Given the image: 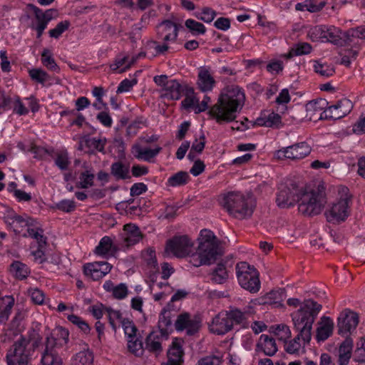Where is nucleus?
<instances>
[{"mask_svg":"<svg viewBox=\"0 0 365 365\" xmlns=\"http://www.w3.org/2000/svg\"><path fill=\"white\" fill-rule=\"evenodd\" d=\"M245 101L243 90L237 86H230L221 91L217 103L210 110V115L219 124L234 121Z\"/></svg>","mask_w":365,"mask_h":365,"instance_id":"nucleus-1","label":"nucleus"},{"mask_svg":"<svg viewBox=\"0 0 365 365\" xmlns=\"http://www.w3.org/2000/svg\"><path fill=\"white\" fill-rule=\"evenodd\" d=\"M321 309V304L312 299H306L299 309L291 314L294 330L306 340L312 338V325Z\"/></svg>","mask_w":365,"mask_h":365,"instance_id":"nucleus-2","label":"nucleus"},{"mask_svg":"<svg viewBox=\"0 0 365 365\" xmlns=\"http://www.w3.org/2000/svg\"><path fill=\"white\" fill-rule=\"evenodd\" d=\"M197 240V253L192 255L190 262L195 267L215 262L221 252L214 233L208 230H202Z\"/></svg>","mask_w":365,"mask_h":365,"instance_id":"nucleus-3","label":"nucleus"},{"mask_svg":"<svg viewBox=\"0 0 365 365\" xmlns=\"http://www.w3.org/2000/svg\"><path fill=\"white\" fill-rule=\"evenodd\" d=\"M221 203L230 215L240 220L250 217L255 207L251 195H244L236 192H229L223 197Z\"/></svg>","mask_w":365,"mask_h":365,"instance_id":"nucleus-4","label":"nucleus"},{"mask_svg":"<svg viewBox=\"0 0 365 365\" xmlns=\"http://www.w3.org/2000/svg\"><path fill=\"white\" fill-rule=\"evenodd\" d=\"M298 202L299 212L304 216L319 215L326 204V195L323 185H319L317 190L309 191L301 190Z\"/></svg>","mask_w":365,"mask_h":365,"instance_id":"nucleus-5","label":"nucleus"},{"mask_svg":"<svg viewBox=\"0 0 365 365\" xmlns=\"http://www.w3.org/2000/svg\"><path fill=\"white\" fill-rule=\"evenodd\" d=\"M38 342V339L32 341L30 336H21L7 351V365H27Z\"/></svg>","mask_w":365,"mask_h":365,"instance_id":"nucleus-6","label":"nucleus"},{"mask_svg":"<svg viewBox=\"0 0 365 365\" xmlns=\"http://www.w3.org/2000/svg\"><path fill=\"white\" fill-rule=\"evenodd\" d=\"M340 197L326 211L325 215L329 222L339 223L344 222L349 215L351 195L348 187L343 186L339 189Z\"/></svg>","mask_w":365,"mask_h":365,"instance_id":"nucleus-7","label":"nucleus"},{"mask_svg":"<svg viewBox=\"0 0 365 365\" xmlns=\"http://www.w3.org/2000/svg\"><path fill=\"white\" fill-rule=\"evenodd\" d=\"M237 277L240 285L250 293H257L260 289L259 272L246 262L236 265Z\"/></svg>","mask_w":365,"mask_h":365,"instance_id":"nucleus-8","label":"nucleus"},{"mask_svg":"<svg viewBox=\"0 0 365 365\" xmlns=\"http://www.w3.org/2000/svg\"><path fill=\"white\" fill-rule=\"evenodd\" d=\"M311 152L312 148L307 142H300L276 150L274 157L279 160L298 161L308 156Z\"/></svg>","mask_w":365,"mask_h":365,"instance_id":"nucleus-9","label":"nucleus"},{"mask_svg":"<svg viewBox=\"0 0 365 365\" xmlns=\"http://www.w3.org/2000/svg\"><path fill=\"white\" fill-rule=\"evenodd\" d=\"M194 243L187 235L175 236L166 243L165 252L182 258L192 253Z\"/></svg>","mask_w":365,"mask_h":365,"instance_id":"nucleus-10","label":"nucleus"},{"mask_svg":"<svg viewBox=\"0 0 365 365\" xmlns=\"http://www.w3.org/2000/svg\"><path fill=\"white\" fill-rule=\"evenodd\" d=\"M354 105L352 102L343 98L336 103L328 106L322 113H320V120H336L347 115L352 110Z\"/></svg>","mask_w":365,"mask_h":365,"instance_id":"nucleus-11","label":"nucleus"},{"mask_svg":"<svg viewBox=\"0 0 365 365\" xmlns=\"http://www.w3.org/2000/svg\"><path fill=\"white\" fill-rule=\"evenodd\" d=\"M302 188L294 182L287 185H282L277 195L276 202L281 208H288L293 206L297 201Z\"/></svg>","mask_w":365,"mask_h":365,"instance_id":"nucleus-12","label":"nucleus"},{"mask_svg":"<svg viewBox=\"0 0 365 365\" xmlns=\"http://www.w3.org/2000/svg\"><path fill=\"white\" fill-rule=\"evenodd\" d=\"M175 327L177 331L186 330L188 336H192L199 331L201 327V320L199 317L191 318L190 314L183 313L178 315Z\"/></svg>","mask_w":365,"mask_h":365,"instance_id":"nucleus-13","label":"nucleus"},{"mask_svg":"<svg viewBox=\"0 0 365 365\" xmlns=\"http://www.w3.org/2000/svg\"><path fill=\"white\" fill-rule=\"evenodd\" d=\"M68 331L63 327L57 328L50 336L46 338V349L58 354L61 349L66 346L68 341Z\"/></svg>","mask_w":365,"mask_h":365,"instance_id":"nucleus-14","label":"nucleus"},{"mask_svg":"<svg viewBox=\"0 0 365 365\" xmlns=\"http://www.w3.org/2000/svg\"><path fill=\"white\" fill-rule=\"evenodd\" d=\"M29 6L34 11L37 22L36 26H32V29L36 31L37 38H39L47 27L48 22L53 19V15L56 14V11L48 9L46 11H43L41 9L33 4H30Z\"/></svg>","mask_w":365,"mask_h":365,"instance_id":"nucleus-15","label":"nucleus"},{"mask_svg":"<svg viewBox=\"0 0 365 365\" xmlns=\"http://www.w3.org/2000/svg\"><path fill=\"white\" fill-rule=\"evenodd\" d=\"M233 329L230 317L225 312L215 315L209 324V330L217 335H224Z\"/></svg>","mask_w":365,"mask_h":365,"instance_id":"nucleus-16","label":"nucleus"},{"mask_svg":"<svg viewBox=\"0 0 365 365\" xmlns=\"http://www.w3.org/2000/svg\"><path fill=\"white\" fill-rule=\"evenodd\" d=\"M358 324V314L349 309H346L338 317V333L344 334L351 332V330L356 329Z\"/></svg>","mask_w":365,"mask_h":365,"instance_id":"nucleus-17","label":"nucleus"},{"mask_svg":"<svg viewBox=\"0 0 365 365\" xmlns=\"http://www.w3.org/2000/svg\"><path fill=\"white\" fill-rule=\"evenodd\" d=\"M365 39V26H360L352 28L341 33V45L339 46H351L358 48L359 41Z\"/></svg>","mask_w":365,"mask_h":365,"instance_id":"nucleus-18","label":"nucleus"},{"mask_svg":"<svg viewBox=\"0 0 365 365\" xmlns=\"http://www.w3.org/2000/svg\"><path fill=\"white\" fill-rule=\"evenodd\" d=\"M178 29L174 22L165 20L157 26V36L164 42L175 41L178 37Z\"/></svg>","mask_w":365,"mask_h":365,"instance_id":"nucleus-19","label":"nucleus"},{"mask_svg":"<svg viewBox=\"0 0 365 365\" xmlns=\"http://www.w3.org/2000/svg\"><path fill=\"white\" fill-rule=\"evenodd\" d=\"M187 87V85L181 84L175 79H170L166 83L165 88L162 89V96L170 100H179Z\"/></svg>","mask_w":365,"mask_h":365,"instance_id":"nucleus-20","label":"nucleus"},{"mask_svg":"<svg viewBox=\"0 0 365 365\" xmlns=\"http://www.w3.org/2000/svg\"><path fill=\"white\" fill-rule=\"evenodd\" d=\"M312 338L305 339L299 333L292 339L287 340L284 343V350L290 354L299 355L304 352L305 346L309 344Z\"/></svg>","mask_w":365,"mask_h":365,"instance_id":"nucleus-21","label":"nucleus"},{"mask_svg":"<svg viewBox=\"0 0 365 365\" xmlns=\"http://www.w3.org/2000/svg\"><path fill=\"white\" fill-rule=\"evenodd\" d=\"M285 298L286 292L284 289L272 290L263 297L259 298V304L274 305L276 307H282V302Z\"/></svg>","mask_w":365,"mask_h":365,"instance_id":"nucleus-22","label":"nucleus"},{"mask_svg":"<svg viewBox=\"0 0 365 365\" xmlns=\"http://www.w3.org/2000/svg\"><path fill=\"white\" fill-rule=\"evenodd\" d=\"M123 239L126 247H130L139 242L143 235L139 227L133 224H127L123 227Z\"/></svg>","mask_w":365,"mask_h":365,"instance_id":"nucleus-23","label":"nucleus"},{"mask_svg":"<svg viewBox=\"0 0 365 365\" xmlns=\"http://www.w3.org/2000/svg\"><path fill=\"white\" fill-rule=\"evenodd\" d=\"M257 351H262L265 355L272 356L277 351L275 339L267 334H262L257 344Z\"/></svg>","mask_w":365,"mask_h":365,"instance_id":"nucleus-24","label":"nucleus"},{"mask_svg":"<svg viewBox=\"0 0 365 365\" xmlns=\"http://www.w3.org/2000/svg\"><path fill=\"white\" fill-rule=\"evenodd\" d=\"M215 84V81L210 74L208 68L200 67L199 68L197 85L203 92L210 91Z\"/></svg>","mask_w":365,"mask_h":365,"instance_id":"nucleus-25","label":"nucleus"},{"mask_svg":"<svg viewBox=\"0 0 365 365\" xmlns=\"http://www.w3.org/2000/svg\"><path fill=\"white\" fill-rule=\"evenodd\" d=\"M161 150L162 148L160 146H157L154 149L143 148L140 145L136 143L133 145L131 153L135 158L149 162L151 159L155 158Z\"/></svg>","mask_w":365,"mask_h":365,"instance_id":"nucleus-26","label":"nucleus"},{"mask_svg":"<svg viewBox=\"0 0 365 365\" xmlns=\"http://www.w3.org/2000/svg\"><path fill=\"white\" fill-rule=\"evenodd\" d=\"M334 329V322L329 317H322L319 326L317 329V339L318 341H324L327 339L332 334Z\"/></svg>","mask_w":365,"mask_h":365,"instance_id":"nucleus-27","label":"nucleus"},{"mask_svg":"<svg viewBox=\"0 0 365 365\" xmlns=\"http://www.w3.org/2000/svg\"><path fill=\"white\" fill-rule=\"evenodd\" d=\"M14 298L12 296H0V324H4L9 319L14 306Z\"/></svg>","mask_w":365,"mask_h":365,"instance_id":"nucleus-28","label":"nucleus"},{"mask_svg":"<svg viewBox=\"0 0 365 365\" xmlns=\"http://www.w3.org/2000/svg\"><path fill=\"white\" fill-rule=\"evenodd\" d=\"M168 336H162L161 333L152 331L147 336L145 340V346L149 351L159 353L162 351V341L166 339Z\"/></svg>","mask_w":365,"mask_h":365,"instance_id":"nucleus-29","label":"nucleus"},{"mask_svg":"<svg viewBox=\"0 0 365 365\" xmlns=\"http://www.w3.org/2000/svg\"><path fill=\"white\" fill-rule=\"evenodd\" d=\"M353 341L351 338L346 339L341 344L339 349L338 364L339 365H347L351 356Z\"/></svg>","mask_w":365,"mask_h":365,"instance_id":"nucleus-30","label":"nucleus"},{"mask_svg":"<svg viewBox=\"0 0 365 365\" xmlns=\"http://www.w3.org/2000/svg\"><path fill=\"white\" fill-rule=\"evenodd\" d=\"M183 351L182 347L173 341L172 346L168 351V361L166 365H182L183 362Z\"/></svg>","mask_w":365,"mask_h":365,"instance_id":"nucleus-31","label":"nucleus"},{"mask_svg":"<svg viewBox=\"0 0 365 365\" xmlns=\"http://www.w3.org/2000/svg\"><path fill=\"white\" fill-rule=\"evenodd\" d=\"M110 174L116 180L130 179L129 165L120 161L113 163L110 166Z\"/></svg>","mask_w":365,"mask_h":365,"instance_id":"nucleus-32","label":"nucleus"},{"mask_svg":"<svg viewBox=\"0 0 365 365\" xmlns=\"http://www.w3.org/2000/svg\"><path fill=\"white\" fill-rule=\"evenodd\" d=\"M341 33L342 31L334 26H326L325 25V31H324V37L323 42H329L336 46H339L341 45Z\"/></svg>","mask_w":365,"mask_h":365,"instance_id":"nucleus-33","label":"nucleus"},{"mask_svg":"<svg viewBox=\"0 0 365 365\" xmlns=\"http://www.w3.org/2000/svg\"><path fill=\"white\" fill-rule=\"evenodd\" d=\"M172 327V313L170 310L163 309L160 314L158 328L162 336H168L169 329Z\"/></svg>","mask_w":365,"mask_h":365,"instance_id":"nucleus-34","label":"nucleus"},{"mask_svg":"<svg viewBox=\"0 0 365 365\" xmlns=\"http://www.w3.org/2000/svg\"><path fill=\"white\" fill-rule=\"evenodd\" d=\"M282 118L278 113H272L267 118H259L255 123L260 126L279 128L282 125Z\"/></svg>","mask_w":365,"mask_h":365,"instance_id":"nucleus-35","label":"nucleus"},{"mask_svg":"<svg viewBox=\"0 0 365 365\" xmlns=\"http://www.w3.org/2000/svg\"><path fill=\"white\" fill-rule=\"evenodd\" d=\"M228 278V273L224 263H218L212 272V281L217 284L225 283Z\"/></svg>","mask_w":365,"mask_h":365,"instance_id":"nucleus-36","label":"nucleus"},{"mask_svg":"<svg viewBox=\"0 0 365 365\" xmlns=\"http://www.w3.org/2000/svg\"><path fill=\"white\" fill-rule=\"evenodd\" d=\"M101 271V269L99 266L98 262L88 263L83 267V272L85 275L91 277L93 280H98L103 277Z\"/></svg>","mask_w":365,"mask_h":365,"instance_id":"nucleus-37","label":"nucleus"},{"mask_svg":"<svg viewBox=\"0 0 365 365\" xmlns=\"http://www.w3.org/2000/svg\"><path fill=\"white\" fill-rule=\"evenodd\" d=\"M328 106V102L322 98L310 101L307 105V111L313 113L311 115H315L316 118L320 116V113H322Z\"/></svg>","mask_w":365,"mask_h":365,"instance_id":"nucleus-38","label":"nucleus"},{"mask_svg":"<svg viewBox=\"0 0 365 365\" xmlns=\"http://www.w3.org/2000/svg\"><path fill=\"white\" fill-rule=\"evenodd\" d=\"M113 240L108 236L103 237L95 249V254L100 256H106L110 254L113 248Z\"/></svg>","mask_w":365,"mask_h":365,"instance_id":"nucleus-39","label":"nucleus"},{"mask_svg":"<svg viewBox=\"0 0 365 365\" xmlns=\"http://www.w3.org/2000/svg\"><path fill=\"white\" fill-rule=\"evenodd\" d=\"M10 270L19 279L26 278L30 273L29 268L19 261L14 262L10 266Z\"/></svg>","mask_w":365,"mask_h":365,"instance_id":"nucleus-40","label":"nucleus"},{"mask_svg":"<svg viewBox=\"0 0 365 365\" xmlns=\"http://www.w3.org/2000/svg\"><path fill=\"white\" fill-rule=\"evenodd\" d=\"M93 354L87 350L77 353L73 358L72 365H93Z\"/></svg>","mask_w":365,"mask_h":365,"instance_id":"nucleus-41","label":"nucleus"},{"mask_svg":"<svg viewBox=\"0 0 365 365\" xmlns=\"http://www.w3.org/2000/svg\"><path fill=\"white\" fill-rule=\"evenodd\" d=\"M189 178L187 173L180 171L170 177L167 184L171 187L182 186L187 183Z\"/></svg>","mask_w":365,"mask_h":365,"instance_id":"nucleus-42","label":"nucleus"},{"mask_svg":"<svg viewBox=\"0 0 365 365\" xmlns=\"http://www.w3.org/2000/svg\"><path fill=\"white\" fill-rule=\"evenodd\" d=\"M105 144L106 139L88 137L86 138V146L88 148V152L94 153L96 150L103 152Z\"/></svg>","mask_w":365,"mask_h":365,"instance_id":"nucleus-43","label":"nucleus"},{"mask_svg":"<svg viewBox=\"0 0 365 365\" xmlns=\"http://www.w3.org/2000/svg\"><path fill=\"white\" fill-rule=\"evenodd\" d=\"M41 364L42 365H62V359L58 354L51 351H47V349H45L41 358Z\"/></svg>","mask_w":365,"mask_h":365,"instance_id":"nucleus-44","label":"nucleus"},{"mask_svg":"<svg viewBox=\"0 0 365 365\" xmlns=\"http://www.w3.org/2000/svg\"><path fill=\"white\" fill-rule=\"evenodd\" d=\"M271 329L278 337V339L285 342L292 336V332L289 327L284 324L272 326Z\"/></svg>","mask_w":365,"mask_h":365,"instance_id":"nucleus-45","label":"nucleus"},{"mask_svg":"<svg viewBox=\"0 0 365 365\" xmlns=\"http://www.w3.org/2000/svg\"><path fill=\"white\" fill-rule=\"evenodd\" d=\"M41 62L47 68L51 71L58 72L60 68L52 57L50 50L44 48L41 53Z\"/></svg>","mask_w":365,"mask_h":365,"instance_id":"nucleus-46","label":"nucleus"},{"mask_svg":"<svg viewBox=\"0 0 365 365\" xmlns=\"http://www.w3.org/2000/svg\"><path fill=\"white\" fill-rule=\"evenodd\" d=\"M185 96V98L182 101V106L185 109L193 108L198 102V99L194 96V89L188 86L185 88V91L182 93Z\"/></svg>","mask_w":365,"mask_h":365,"instance_id":"nucleus-47","label":"nucleus"},{"mask_svg":"<svg viewBox=\"0 0 365 365\" xmlns=\"http://www.w3.org/2000/svg\"><path fill=\"white\" fill-rule=\"evenodd\" d=\"M128 61V56L124 53H119L115 58L114 62L110 65V69L118 73H122L125 71H121L124 66L127 64Z\"/></svg>","mask_w":365,"mask_h":365,"instance_id":"nucleus-48","label":"nucleus"},{"mask_svg":"<svg viewBox=\"0 0 365 365\" xmlns=\"http://www.w3.org/2000/svg\"><path fill=\"white\" fill-rule=\"evenodd\" d=\"M71 163L68 153L66 150H61L56 153L55 158V165L61 170H66Z\"/></svg>","mask_w":365,"mask_h":365,"instance_id":"nucleus-49","label":"nucleus"},{"mask_svg":"<svg viewBox=\"0 0 365 365\" xmlns=\"http://www.w3.org/2000/svg\"><path fill=\"white\" fill-rule=\"evenodd\" d=\"M28 235L31 238L36 240V242L38 244V247L41 248H46L47 245V237L43 235V230L41 229H28L27 230Z\"/></svg>","mask_w":365,"mask_h":365,"instance_id":"nucleus-50","label":"nucleus"},{"mask_svg":"<svg viewBox=\"0 0 365 365\" xmlns=\"http://www.w3.org/2000/svg\"><path fill=\"white\" fill-rule=\"evenodd\" d=\"M314 70L316 73H319L324 77H329L334 73V68L333 66L327 63H320L319 61H314Z\"/></svg>","mask_w":365,"mask_h":365,"instance_id":"nucleus-51","label":"nucleus"},{"mask_svg":"<svg viewBox=\"0 0 365 365\" xmlns=\"http://www.w3.org/2000/svg\"><path fill=\"white\" fill-rule=\"evenodd\" d=\"M325 25H317L312 27L308 31V36L313 41H324Z\"/></svg>","mask_w":365,"mask_h":365,"instance_id":"nucleus-52","label":"nucleus"},{"mask_svg":"<svg viewBox=\"0 0 365 365\" xmlns=\"http://www.w3.org/2000/svg\"><path fill=\"white\" fill-rule=\"evenodd\" d=\"M94 175L90 171L83 172L80 175V182L77 184V187L86 189L93 185Z\"/></svg>","mask_w":365,"mask_h":365,"instance_id":"nucleus-53","label":"nucleus"},{"mask_svg":"<svg viewBox=\"0 0 365 365\" xmlns=\"http://www.w3.org/2000/svg\"><path fill=\"white\" fill-rule=\"evenodd\" d=\"M121 325L128 339H134L137 336L136 333L138 331V329L133 321L128 319L122 320Z\"/></svg>","mask_w":365,"mask_h":365,"instance_id":"nucleus-54","label":"nucleus"},{"mask_svg":"<svg viewBox=\"0 0 365 365\" xmlns=\"http://www.w3.org/2000/svg\"><path fill=\"white\" fill-rule=\"evenodd\" d=\"M68 320L76 325L83 333H89L91 329L88 324L81 317L75 314H70L67 317Z\"/></svg>","mask_w":365,"mask_h":365,"instance_id":"nucleus-55","label":"nucleus"},{"mask_svg":"<svg viewBox=\"0 0 365 365\" xmlns=\"http://www.w3.org/2000/svg\"><path fill=\"white\" fill-rule=\"evenodd\" d=\"M29 76L32 80L43 84L49 78L48 74L42 69L33 68L29 71Z\"/></svg>","mask_w":365,"mask_h":365,"instance_id":"nucleus-56","label":"nucleus"},{"mask_svg":"<svg viewBox=\"0 0 365 365\" xmlns=\"http://www.w3.org/2000/svg\"><path fill=\"white\" fill-rule=\"evenodd\" d=\"M106 311L108 314V320L110 326L114 331H116L117 325L115 324V320H118L121 324V321L124 320L125 319L123 318L122 314L120 311L113 310L110 307H106Z\"/></svg>","mask_w":365,"mask_h":365,"instance_id":"nucleus-57","label":"nucleus"},{"mask_svg":"<svg viewBox=\"0 0 365 365\" xmlns=\"http://www.w3.org/2000/svg\"><path fill=\"white\" fill-rule=\"evenodd\" d=\"M70 26L68 21L59 22L54 29L49 30L48 34L51 38H58L61 34L66 31Z\"/></svg>","mask_w":365,"mask_h":365,"instance_id":"nucleus-58","label":"nucleus"},{"mask_svg":"<svg viewBox=\"0 0 365 365\" xmlns=\"http://www.w3.org/2000/svg\"><path fill=\"white\" fill-rule=\"evenodd\" d=\"M185 26L195 34H203L206 31V29L202 23L193 19L186 20Z\"/></svg>","mask_w":365,"mask_h":365,"instance_id":"nucleus-59","label":"nucleus"},{"mask_svg":"<svg viewBox=\"0 0 365 365\" xmlns=\"http://www.w3.org/2000/svg\"><path fill=\"white\" fill-rule=\"evenodd\" d=\"M222 356L210 355L199 359L196 365H222Z\"/></svg>","mask_w":365,"mask_h":365,"instance_id":"nucleus-60","label":"nucleus"},{"mask_svg":"<svg viewBox=\"0 0 365 365\" xmlns=\"http://www.w3.org/2000/svg\"><path fill=\"white\" fill-rule=\"evenodd\" d=\"M128 349L131 353L138 355L143 350L142 341L137 336L128 339Z\"/></svg>","mask_w":365,"mask_h":365,"instance_id":"nucleus-61","label":"nucleus"},{"mask_svg":"<svg viewBox=\"0 0 365 365\" xmlns=\"http://www.w3.org/2000/svg\"><path fill=\"white\" fill-rule=\"evenodd\" d=\"M354 361L356 362H365V339H361L357 343V347L354 351Z\"/></svg>","mask_w":365,"mask_h":365,"instance_id":"nucleus-62","label":"nucleus"},{"mask_svg":"<svg viewBox=\"0 0 365 365\" xmlns=\"http://www.w3.org/2000/svg\"><path fill=\"white\" fill-rule=\"evenodd\" d=\"M215 16H216V12L213 9H212L209 7L203 8L201 13L196 15V16L199 19H200L206 23L212 22L213 21V19H215Z\"/></svg>","mask_w":365,"mask_h":365,"instance_id":"nucleus-63","label":"nucleus"},{"mask_svg":"<svg viewBox=\"0 0 365 365\" xmlns=\"http://www.w3.org/2000/svg\"><path fill=\"white\" fill-rule=\"evenodd\" d=\"M227 315L230 317L232 324H241L245 319V313L238 309H232L230 311H225Z\"/></svg>","mask_w":365,"mask_h":365,"instance_id":"nucleus-64","label":"nucleus"}]
</instances>
